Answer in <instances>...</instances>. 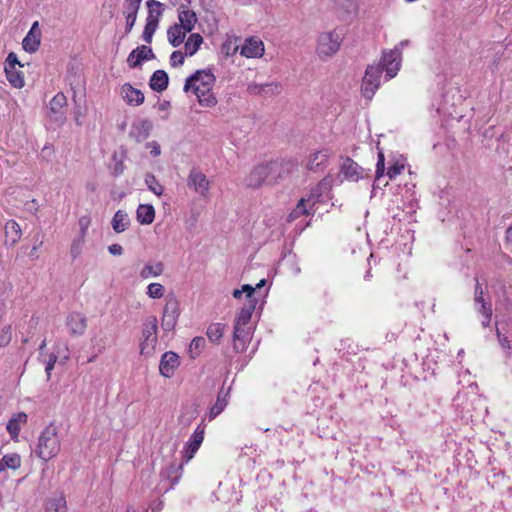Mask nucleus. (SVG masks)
Instances as JSON below:
<instances>
[{
  "instance_id": "49",
  "label": "nucleus",
  "mask_w": 512,
  "mask_h": 512,
  "mask_svg": "<svg viewBox=\"0 0 512 512\" xmlns=\"http://www.w3.org/2000/svg\"><path fill=\"white\" fill-rule=\"evenodd\" d=\"M78 225L80 229V235L82 237H86L89 226L91 225V218L88 215L81 216L78 220Z\"/></svg>"
},
{
  "instance_id": "36",
  "label": "nucleus",
  "mask_w": 512,
  "mask_h": 512,
  "mask_svg": "<svg viewBox=\"0 0 512 512\" xmlns=\"http://www.w3.org/2000/svg\"><path fill=\"white\" fill-rule=\"evenodd\" d=\"M281 91V85L278 83H269L264 85H258V95L271 97L279 94Z\"/></svg>"
},
{
  "instance_id": "30",
  "label": "nucleus",
  "mask_w": 512,
  "mask_h": 512,
  "mask_svg": "<svg viewBox=\"0 0 512 512\" xmlns=\"http://www.w3.org/2000/svg\"><path fill=\"white\" fill-rule=\"evenodd\" d=\"M129 224H130V220H129L127 213H125L122 210H118L114 214L113 219H112V227L115 232L121 233V232L125 231L128 228Z\"/></svg>"
},
{
  "instance_id": "26",
  "label": "nucleus",
  "mask_w": 512,
  "mask_h": 512,
  "mask_svg": "<svg viewBox=\"0 0 512 512\" xmlns=\"http://www.w3.org/2000/svg\"><path fill=\"white\" fill-rule=\"evenodd\" d=\"M5 73L9 83L15 88H22L25 84L23 72L17 67L5 66Z\"/></svg>"
},
{
  "instance_id": "47",
  "label": "nucleus",
  "mask_w": 512,
  "mask_h": 512,
  "mask_svg": "<svg viewBox=\"0 0 512 512\" xmlns=\"http://www.w3.org/2000/svg\"><path fill=\"white\" fill-rule=\"evenodd\" d=\"M12 340V326L6 325L0 330V347H6Z\"/></svg>"
},
{
  "instance_id": "60",
  "label": "nucleus",
  "mask_w": 512,
  "mask_h": 512,
  "mask_svg": "<svg viewBox=\"0 0 512 512\" xmlns=\"http://www.w3.org/2000/svg\"><path fill=\"white\" fill-rule=\"evenodd\" d=\"M264 54V43L262 41H258V58L262 57Z\"/></svg>"
},
{
  "instance_id": "2",
  "label": "nucleus",
  "mask_w": 512,
  "mask_h": 512,
  "mask_svg": "<svg viewBox=\"0 0 512 512\" xmlns=\"http://www.w3.org/2000/svg\"><path fill=\"white\" fill-rule=\"evenodd\" d=\"M61 450V437L59 428L50 423L44 428L38 438L36 454L44 461H48L56 457Z\"/></svg>"
},
{
  "instance_id": "22",
  "label": "nucleus",
  "mask_w": 512,
  "mask_h": 512,
  "mask_svg": "<svg viewBox=\"0 0 512 512\" xmlns=\"http://www.w3.org/2000/svg\"><path fill=\"white\" fill-rule=\"evenodd\" d=\"M168 86V75L164 70H157L150 79V87L152 90L161 92Z\"/></svg>"
},
{
  "instance_id": "58",
  "label": "nucleus",
  "mask_w": 512,
  "mask_h": 512,
  "mask_svg": "<svg viewBox=\"0 0 512 512\" xmlns=\"http://www.w3.org/2000/svg\"><path fill=\"white\" fill-rule=\"evenodd\" d=\"M108 250L109 252L112 254V255H115V256H120L122 255L123 253V248L121 245L119 244H112L108 247Z\"/></svg>"
},
{
  "instance_id": "12",
  "label": "nucleus",
  "mask_w": 512,
  "mask_h": 512,
  "mask_svg": "<svg viewBox=\"0 0 512 512\" xmlns=\"http://www.w3.org/2000/svg\"><path fill=\"white\" fill-rule=\"evenodd\" d=\"M66 326L73 336H81L87 329V319L79 312H72L66 318Z\"/></svg>"
},
{
  "instance_id": "20",
  "label": "nucleus",
  "mask_w": 512,
  "mask_h": 512,
  "mask_svg": "<svg viewBox=\"0 0 512 512\" xmlns=\"http://www.w3.org/2000/svg\"><path fill=\"white\" fill-rule=\"evenodd\" d=\"M228 398H229V389L225 390L224 388H221L218 392L217 399L215 404L211 407L209 411V419L213 420L216 418L228 405Z\"/></svg>"
},
{
  "instance_id": "1",
  "label": "nucleus",
  "mask_w": 512,
  "mask_h": 512,
  "mask_svg": "<svg viewBox=\"0 0 512 512\" xmlns=\"http://www.w3.org/2000/svg\"><path fill=\"white\" fill-rule=\"evenodd\" d=\"M214 82L215 77L210 71L199 70L186 80L184 91L192 90L201 104L212 106L216 103L212 94Z\"/></svg>"
},
{
  "instance_id": "42",
  "label": "nucleus",
  "mask_w": 512,
  "mask_h": 512,
  "mask_svg": "<svg viewBox=\"0 0 512 512\" xmlns=\"http://www.w3.org/2000/svg\"><path fill=\"white\" fill-rule=\"evenodd\" d=\"M142 0H124L125 15L137 16Z\"/></svg>"
},
{
  "instance_id": "27",
  "label": "nucleus",
  "mask_w": 512,
  "mask_h": 512,
  "mask_svg": "<svg viewBox=\"0 0 512 512\" xmlns=\"http://www.w3.org/2000/svg\"><path fill=\"white\" fill-rule=\"evenodd\" d=\"M27 421V415L25 413H18L14 415L7 423V431L11 435L12 439H16L20 432V424Z\"/></svg>"
},
{
  "instance_id": "24",
  "label": "nucleus",
  "mask_w": 512,
  "mask_h": 512,
  "mask_svg": "<svg viewBox=\"0 0 512 512\" xmlns=\"http://www.w3.org/2000/svg\"><path fill=\"white\" fill-rule=\"evenodd\" d=\"M164 271V264L162 262L146 263L141 269L139 276L142 279H148L151 277H158Z\"/></svg>"
},
{
  "instance_id": "41",
  "label": "nucleus",
  "mask_w": 512,
  "mask_h": 512,
  "mask_svg": "<svg viewBox=\"0 0 512 512\" xmlns=\"http://www.w3.org/2000/svg\"><path fill=\"white\" fill-rule=\"evenodd\" d=\"M146 4L148 7V16L147 17L152 16V18L159 20V17L162 14V3H160L159 1H156V0H148Z\"/></svg>"
},
{
  "instance_id": "55",
  "label": "nucleus",
  "mask_w": 512,
  "mask_h": 512,
  "mask_svg": "<svg viewBox=\"0 0 512 512\" xmlns=\"http://www.w3.org/2000/svg\"><path fill=\"white\" fill-rule=\"evenodd\" d=\"M386 169H387V167L385 166V162H376V171H375L376 181L381 180V178L385 175Z\"/></svg>"
},
{
  "instance_id": "18",
  "label": "nucleus",
  "mask_w": 512,
  "mask_h": 512,
  "mask_svg": "<svg viewBox=\"0 0 512 512\" xmlns=\"http://www.w3.org/2000/svg\"><path fill=\"white\" fill-rule=\"evenodd\" d=\"M152 122L148 119H140L132 124L130 135L137 141H141L148 137L152 130Z\"/></svg>"
},
{
  "instance_id": "9",
  "label": "nucleus",
  "mask_w": 512,
  "mask_h": 512,
  "mask_svg": "<svg viewBox=\"0 0 512 512\" xmlns=\"http://www.w3.org/2000/svg\"><path fill=\"white\" fill-rule=\"evenodd\" d=\"M66 106H67V98L62 93H57L49 102L48 106V116L52 121H55L59 124L64 123L66 120Z\"/></svg>"
},
{
  "instance_id": "51",
  "label": "nucleus",
  "mask_w": 512,
  "mask_h": 512,
  "mask_svg": "<svg viewBox=\"0 0 512 512\" xmlns=\"http://www.w3.org/2000/svg\"><path fill=\"white\" fill-rule=\"evenodd\" d=\"M56 361H57V356L55 354H50L48 356V359L45 361V372L47 374L48 379L51 376V371L53 370Z\"/></svg>"
},
{
  "instance_id": "13",
  "label": "nucleus",
  "mask_w": 512,
  "mask_h": 512,
  "mask_svg": "<svg viewBox=\"0 0 512 512\" xmlns=\"http://www.w3.org/2000/svg\"><path fill=\"white\" fill-rule=\"evenodd\" d=\"M41 40V30L38 21L34 22L22 41L23 49L26 52L34 53L38 50Z\"/></svg>"
},
{
  "instance_id": "28",
  "label": "nucleus",
  "mask_w": 512,
  "mask_h": 512,
  "mask_svg": "<svg viewBox=\"0 0 512 512\" xmlns=\"http://www.w3.org/2000/svg\"><path fill=\"white\" fill-rule=\"evenodd\" d=\"M180 24L185 31L191 32L195 26L197 21L196 14L191 10H183L179 13L178 16Z\"/></svg>"
},
{
  "instance_id": "56",
  "label": "nucleus",
  "mask_w": 512,
  "mask_h": 512,
  "mask_svg": "<svg viewBox=\"0 0 512 512\" xmlns=\"http://www.w3.org/2000/svg\"><path fill=\"white\" fill-rule=\"evenodd\" d=\"M17 65L19 67H22V65L18 61L17 55L13 52L9 53V55L6 59V62H5V66L16 67Z\"/></svg>"
},
{
  "instance_id": "15",
  "label": "nucleus",
  "mask_w": 512,
  "mask_h": 512,
  "mask_svg": "<svg viewBox=\"0 0 512 512\" xmlns=\"http://www.w3.org/2000/svg\"><path fill=\"white\" fill-rule=\"evenodd\" d=\"M216 497L219 501L227 504L237 503L241 499L240 492L236 491L234 485L220 483L216 491Z\"/></svg>"
},
{
  "instance_id": "17",
  "label": "nucleus",
  "mask_w": 512,
  "mask_h": 512,
  "mask_svg": "<svg viewBox=\"0 0 512 512\" xmlns=\"http://www.w3.org/2000/svg\"><path fill=\"white\" fill-rule=\"evenodd\" d=\"M121 96L129 105L139 106L144 102V94L129 83L122 86Z\"/></svg>"
},
{
  "instance_id": "44",
  "label": "nucleus",
  "mask_w": 512,
  "mask_h": 512,
  "mask_svg": "<svg viewBox=\"0 0 512 512\" xmlns=\"http://www.w3.org/2000/svg\"><path fill=\"white\" fill-rule=\"evenodd\" d=\"M244 293L246 294V298H247L249 301H250V300H255V299L253 298V295H254V293H255V288H254L253 286L249 285V284H245V285H243L241 289H235V290L233 291L232 295H233V297H234V298L239 299V298H241V296H242Z\"/></svg>"
},
{
  "instance_id": "46",
  "label": "nucleus",
  "mask_w": 512,
  "mask_h": 512,
  "mask_svg": "<svg viewBox=\"0 0 512 512\" xmlns=\"http://www.w3.org/2000/svg\"><path fill=\"white\" fill-rule=\"evenodd\" d=\"M84 243L85 237L82 236H78L76 239L73 240L70 246V254L73 259L77 258L81 254Z\"/></svg>"
},
{
  "instance_id": "48",
  "label": "nucleus",
  "mask_w": 512,
  "mask_h": 512,
  "mask_svg": "<svg viewBox=\"0 0 512 512\" xmlns=\"http://www.w3.org/2000/svg\"><path fill=\"white\" fill-rule=\"evenodd\" d=\"M307 214H308V211L306 210L305 199L302 198L299 200L297 207L294 209V211L291 212V214L289 215V220L292 221L301 215H307Z\"/></svg>"
},
{
  "instance_id": "34",
  "label": "nucleus",
  "mask_w": 512,
  "mask_h": 512,
  "mask_svg": "<svg viewBox=\"0 0 512 512\" xmlns=\"http://www.w3.org/2000/svg\"><path fill=\"white\" fill-rule=\"evenodd\" d=\"M158 19L147 17L146 19V25L144 27L143 31V40L147 43H151L152 37L158 27Z\"/></svg>"
},
{
  "instance_id": "50",
  "label": "nucleus",
  "mask_w": 512,
  "mask_h": 512,
  "mask_svg": "<svg viewBox=\"0 0 512 512\" xmlns=\"http://www.w3.org/2000/svg\"><path fill=\"white\" fill-rule=\"evenodd\" d=\"M333 2L334 8L344 10L349 12L353 6V0H331Z\"/></svg>"
},
{
  "instance_id": "29",
  "label": "nucleus",
  "mask_w": 512,
  "mask_h": 512,
  "mask_svg": "<svg viewBox=\"0 0 512 512\" xmlns=\"http://www.w3.org/2000/svg\"><path fill=\"white\" fill-rule=\"evenodd\" d=\"M238 52L241 56L246 58L256 57V40L254 36L247 37L242 42L240 40V47Z\"/></svg>"
},
{
  "instance_id": "37",
  "label": "nucleus",
  "mask_w": 512,
  "mask_h": 512,
  "mask_svg": "<svg viewBox=\"0 0 512 512\" xmlns=\"http://www.w3.org/2000/svg\"><path fill=\"white\" fill-rule=\"evenodd\" d=\"M224 332V326L220 323H213L207 329V336L212 342H218Z\"/></svg>"
},
{
  "instance_id": "62",
  "label": "nucleus",
  "mask_w": 512,
  "mask_h": 512,
  "mask_svg": "<svg viewBox=\"0 0 512 512\" xmlns=\"http://www.w3.org/2000/svg\"><path fill=\"white\" fill-rule=\"evenodd\" d=\"M37 248H38L37 246H33V247H32L31 252H30V254H29L31 257H34V258H37V257H38V256H37V254H36V252H37Z\"/></svg>"
},
{
  "instance_id": "61",
  "label": "nucleus",
  "mask_w": 512,
  "mask_h": 512,
  "mask_svg": "<svg viewBox=\"0 0 512 512\" xmlns=\"http://www.w3.org/2000/svg\"><path fill=\"white\" fill-rule=\"evenodd\" d=\"M505 238L507 241H512V226L507 228Z\"/></svg>"
},
{
  "instance_id": "40",
  "label": "nucleus",
  "mask_w": 512,
  "mask_h": 512,
  "mask_svg": "<svg viewBox=\"0 0 512 512\" xmlns=\"http://www.w3.org/2000/svg\"><path fill=\"white\" fill-rule=\"evenodd\" d=\"M145 183L147 184L149 190H151L156 195H162L164 189L163 186L156 180L155 176L152 174H147L145 177Z\"/></svg>"
},
{
  "instance_id": "4",
  "label": "nucleus",
  "mask_w": 512,
  "mask_h": 512,
  "mask_svg": "<svg viewBox=\"0 0 512 512\" xmlns=\"http://www.w3.org/2000/svg\"><path fill=\"white\" fill-rule=\"evenodd\" d=\"M158 321L155 316L148 317L142 325L140 353L141 355L150 356L154 353L158 337Z\"/></svg>"
},
{
  "instance_id": "39",
  "label": "nucleus",
  "mask_w": 512,
  "mask_h": 512,
  "mask_svg": "<svg viewBox=\"0 0 512 512\" xmlns=\"http://www.w3.org/2000/svg\"><path fill=\"white\" fill-rule=\"evenodd\" d=\"M146 293L151 299H160L164 296L165 288L160 283H150Z\"/></svg>"
},
{
  "instance_id": "59",
  "label": "nucleus",
  "mask_w": 512,
  "mask_h": 512,
  "mask_svg": "<svg viewBox=\"0 0 512 512\" xmlns=\"http://www.w3.org/2000/svg\"><path fill=\"white\" fill-rule=\"evenodd\" d=\"M205 339L202 337H196L192 340L190 347L195 349H200L204 346Z\"/></svg>"
},
{
  "instance_id": "10",
  "label": "nucleus",
  "mask_w": 512,
  "mask_h": 512,
  "mask_svg": "<svg viewBox=\"0 0 512 512\" xmlns=\"http://www.w3.org/2000/svg\"><path fill=\"white\" fill-rule=\"evenodd\" d=\"M205 429L198 426L190 437L186 448L183 452V460L185 463L189 462L200 448L204 440Z\"/></svg>"
},
{
  "instance_id": "43",
  "label": "nucleus",
  "mask_w": 512,
  "mask_h": 512,
  "mask_svg": "<svg viewBox=\"0 0 512 512\" xmlns=\"http://www.w3.org/2000/svg\"><path fill=\"white\" fill-rule=\"evenodd\" d=\"M405 170V164L403 162H394L392 165L387 167L386 175L389 180L395 179L398 175L403 173Z\"/></svg>"
},
{
  "instance_id": "7",
  "label": "nucleus",
  "mask_w": 512,
  "mask_h": 512,
  "mask_svg": "<svg viewBox=\"0 0 512 512\" xmlns=\"http://www.w3.org/2000/svg\"><path fill=\"white\" fill-rule=\"evenodd\" d=\"M187 186L193 189L203 198H208L210 194L211 182L207 176L199 169L193 168L187 179Z\"/></svg>"
},
{
  "instance_id": "33",
  "label": "nucleus",
  "mask_w": 512,
  "mask_h": 512,
  "mask_svg": "<svg viewBox=\"0 0 512 512\" xmlns=\"http://www.w3.org/2000/svg\"><path fill=\"white\" fill-rule=\"evenodd\" d=\"M65 507L66 501L62 496L49 499L45 505L46 512H65Z\"/></svg>"
},
{
  "instance_id": "23",
  "label": "nucleus",
  "mask_w": 512,
  "mask_h": 512,
  "mask_svg": "<svg viewBox=\"0 0 512 512\" xmlns=\"http://www.w3.org/2000/svg\"><path fill=\"white\" fill-rule=\"evenodd\" d=\"M155 209L149 204H140L137 208V220L143 224L148 225L154 221Z\"/></svg>"
},
{
  "instance_id": "21",
  "label": "nucleus",
  "mask_w": 512,
  "mask_h": 512,
  "mask_svg": "<svg viewBox=\"0 0 512 512\" xmlns=\"http://www.w3.org/2000/svg\"><path fill=\"white\" fill-rule=\"evenodd\" d=\"M21 235L22 231L20 225L16 221L9 220L5 224V236L7 243H10V245H15L20 239Z\"/></svg>"
},
{
  "instance_id": "5",
  "label": "nucleus",
  "mask_w": 512,
  "mask_h": 512,
  "mask_svg": "<svg viewBox=\"0 0 512 512\" xmlns=\"http://www.w3.org/2000/svg\"><path fill=\"white\" fill-rule=\"evenodd\" d=\"M342 40V33L337 30L321 33L317 40V55L321 59L333 56L339 50Z\"/></svg>"
},
{
  "instance_id": "32",
  "label": "nucleus",
  "mask_w": 512,
  "mask_h": 512,
  "mask_svg": "<svg viewBox=\"0 0 512 512\" xmlns=\"http://www.w3.org/2000/svg\"><path fill=\"white\" fill-rule=\"evenodd\" d=\"M203 43V38L198 33L191 34L187 41L185 42V52L189 56H193L198 49L200 48L201 44Z\"/></svg>"
},
{
  "instance_id": "52",
  "label": "nucleus",
  "mask_w": 512,
  "mask_h": 512,
  "mask_svg": "<svg viewBox=\"0 0 512 512\" xmlns=\"http://www.w3.org/2000/svg\"><path fill=\"white\" fill-rule=\"evenodd\" d=\"M184 54L180 51H174L170 56V63L172 66L182 65L184 63Z\"/></svg>"
},
{
  "instance_id": "25",
  "label": "nucleus",
  "mask_w": 512,
  "mask_h": 512,
  "mask_svg": "<svg viewBox=\"0 0 512 512\" xmlns=\"http://www.w3.org/2000/svg\"><path fill=\"white\" fill-rule=\"evenodd\" d=\"M186 33L188 32L185 31L181 26H179L178 24H174L167 31L169 43L173 47L180 46L184 41Z\"/></svg>"
},
{
  "instance_id": "31",
  "label": "nucleus",
  "mask_w": 512,
  "mask_h": 512,
  "mask_svg": "<svg viewBox=\"0 0 512 512\" xmlns=\"http://www.w3.org/2000/svg\"><path fill=\"white\" fill-rule=\"evenodd\" d=\"M240 47V38L236 36H229L226 41L222 44L221 52L227 56L235 55Z\"/></svg>"
},
{
  "instance_id": "45",
  "label": "nucleus",
  "mask_w": 512,
  "mask_h": 512,
  "mask_svg": "<svg viewBox=\"0 0 512 512\" xmlns=\"http://www.w3.org/2000/svg\"><path fill=\"white\" fill-rule=\"evenodd\" d=\"M179 316H173V315H163L161 319V327L163 331L170 332L172 331L178 321Z\"/></svg>"
},
{
  "instance_id": "63",
  "label": "nucleus",
  "mask_w": 512,
  "mask_h": 512,
  "mask_svg": "<svg viewBox=\"0 0 512 512\" xmlns=\"http://www.w3.org/2000/svg\"><path fill=\"white\" fill-rule=\"evenodd\" d=\"M168 106H169V102H163L162 104L159 105V110H167L168 109Z\"/></svg>"
},
{
  "instance_id": "54",
  "label": "nucleus",
  "mask_w": 512,
  "mask_h": 512,
  "mask_svg": "<svg viewBox=\"0 0 512 512\" xmlns=\"http://www.w3.org/2000/svg\"><path fill=\"white\" fill-rule=\"evenodd\" d=\"M497 336L499 343L503 349H512V341L507 336L502 335L499 330H497Z\"/></svg>"
},
{
  "instance_id": "8",
  "label": "nucleus",
  "mask_w": 512,
  "mask_h": 512,
  "mask_svg": "<svg viewBox=\"0 0 512 512\" xmlns=\"http://www.w3.org/2000/svg\"><path fill=\"white\" fill-rule=\"evenodd\" d=\"M378 65L381 66L382 72L386 71V77L388 80L394 78L400 69L401 51L398 48H395L389 52H385Z\"/></svg>"
},
{
  "instance_id": "53",
  "label": "nucleus",
  "mask_w": 512,
  "mask_h": 512,
  "mask_svg": "<svg viewBox=\"0 0 512 512\" xmlns=\"http://www.w3.org/2000/svg\"><path fill=\"white\" fill-rule=\"evenodd\" d=\"M146 148L149 149L150 157H153V158L158 157L161 153L160 145L155 141L147 143Z\"/></svg>"
},
{
  "instance_id": "38",
  "label": "nucleus",
  "mask_w": 512,
  "mask_h": 512,
  "mask_svg": "<svg viewBox=\"0 0 512 512\" xmlns=\"http://www.w3.org/2000/svg\"><path fill=\"white\" fill-rule=\"evenodd\" d=\"M179 314L180 311L178 300L175 297L168 298L163 309V315L179 316Z\"/></svg>"
},
{
  "instance_id": "57",
  "label": "nucleus",
  "mask_w": 512,
  "mask_h": 512,
  "mask_svg": "<svg viewBox=\"0 0 512 512\" xmlns=\"http://www.w3.org/2000/svg\"><path fill=\"white\" fill-rule=\"evenodd\" d=\"M136 19H137V16L135 15H126V27H125V32L128 34L131 32L132 28L134 27L135 25V22H136Z\"/></svg>"
},
{
  "instance_id": "6",
  "label": "nucleus",
  "mask_w": 512,
  "mask_h": 512,
  "mask_svg": "<svg viewBox=\"0 0 512 512\" xmlns=\"http://www.w3.org/2000/svg\"><path fill=\"white\" fill-rule=\"evenodd\" d=\"M381 74L382 68L380 65H370L367 67L362 82V93L365 98L371 99L373 97L380 86Z\"/></svg>"
},
{
  "instance_id": "11",
  "label": "nucleus",
  "mask_w": 512,
  "mask_h": 512,
  "mask_svg": "<svg viewBox=\"0 0 512 512\" xmlns=\"http://www.w3.org/2000/svg\"><path fill=\"white\" fill-rule=\"evenodd\" d=\"M475 303L480 305L478 311L484 316L482 325L484 327L489 326L492 317V306L489 302L485 301L484 291L478 280L475 286Z\"/></svg>"
},
{
  "instance_id": "3",
  "label": "nucleus",
  "mask_w": 512,
  "mask_h": 512,
  "mask_svg": "<svg viewBox=\"0 0 512 512\" xmlns=\"http://www.w3.org/2000/svg\"><path fill=\"white\" fill-rule=\"evenodd\" d=\"M256 308V300H250L248 304L242 307L238 313L234 326L235 347L241 345L245 347L247 341L252 339V327L249 326L250 320Z\"/></svg>"
},
{
  "instance_id": "64",
  "label": "nucleus",
  "mask_w": 512,
  "mask_h": 512,
  "mask_svg": "<svg viewBox=\"0 0 512 512\" xmlns=\"http://www.w3.org/2000/svg\"><path fill=\"white\" fill-rule=\"evenodd\" d=\"M265 285H266L265 279H261L260 281H258V290L261 289L262 287H264Z\"/></svg>"
},
{
  "instance_id": "16",
  "label": "nucleus",
  "mask_w": 512,
  "mask_h": 512,
  "mask_svg": "<svg viewBox=\"0 0 512 512\" xmlns=\"http://www.w3.org/2000/svg\"><path fill=\"white\" fill-rule=\"evenodd\" d=\"M154 57V53L150 47L141 45L129 54L127 63L129 67L135 68L138 67L143 60H150Z\"/></svg>"
},
{
  "instance_id": "14",
  "label": "nucleus",
  "mask_w": 512,
  "mask_h": 512,
  "mask_svg": "<svg viewBox=\"0 0 512 512\" xmlns=\"http://www.w3.org/2000/svg\"><path fill=\"white\" fill-rule=\"evenodd\" d=\"M179 366V357L174 352H165L160 361L159 370L162 376L171 377Z\"/></svg>"
},
{
  "instance_id": "35",
  "label": "nucleus",
  "mask_w": 512,
  "mask_h": 512,
  "mask_svg": "<svg viewBox=\"0 0 512 512\" xmlns=\"http://www.w3.org/2000/svg\"><path fill=\"white\" fill-rule=\"evenodd\" d=\"M1 462L4 466V469L9 468L13 470H17L21 466V457L17 453H10L3 456Z\"/></svg>"
},
{
  "instance_id": "19",
  "label": "nucleus",
  "mask_w": 512,
  "mask_h": 512,
  "mask_svg": "<svg viewBox=\"0 0 512 512\" xmlns=\"http://www.w3.org/2000/svg\"><path fill=\"white\" fill-rule=\"evenodd\" d=\"M342 172L345 179L349 181H358L360 178L367 177L368 174L362 167L359 166L358 162H348L342 167Z\"/></svg>"
}]
</instances>
